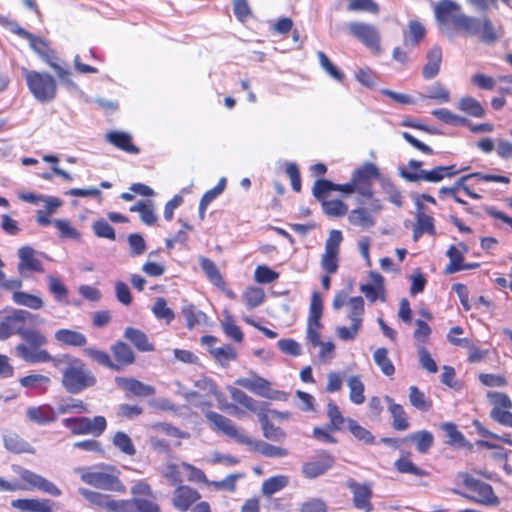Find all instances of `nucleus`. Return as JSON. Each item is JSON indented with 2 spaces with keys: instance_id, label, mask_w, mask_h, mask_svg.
<instances>
[{
  "instance_id": "nucleus-1",
  "label": "nucleus",
  "mask_w": 512,
  "mask_h": 512,
  "mask_svg": "<svg viewBox=\"0 0 512 512\" xmlns=\"http://www.w3.org/2000/svg\"><path fill=\"white\" fill-rule=\"evenodd\" d=\"M434 16L439 26L452 25L468 36H476L481 42L493 45L503 35L502 28H496L487 16L473 17L462 12L459 3L453 0H440L434 6Z\"/></svg>"
},
{
  "instance_id": "nucleus-2",
  "label": "nucleus",
  "mask_w": 512,
  "mask_h": 512,
  "mask_svg": "<svg viewBox=\"0 0 512 512\" xmlns=\"http://www.w3.org/2000/svg\"><path fill=\"white\" fill-rule=\"evenodd\" d=\"M205 416L215 430L221 431L226 436L234 439L240 444L253 446L255 451L266 457L282 458L288 455V451L285 448L274 446L261 440L253 441L250 437L238 430L232 420L221 414L213 411H207Z\"/></svg>"
},
{
  "instance_id": "nucleus-3",
  "label": "nucleus",
  "mask_w": 512,
  "mask_h": 512,
  "mask_svg": "<svg viewBox=\"0 0 512 512\" xmlns=\"http://www.w3.org/2000/svg\"><path fill=\"white\" fill-rule=\"evenodd\" d=\"M18 335L26 344L20 343L15 346L14 352L17 357L30 364L54 361L51 354L42 349L47 345L48 339L40 330L22 327Z\"/></svg>"
},
{
  "instance_id": "nucleus-4",
  "label": "nucleus",
  "mask_w": 512,
  "mask_h": 512,
  "mask_svg": "<svg viewBox=\"0 0 512 512\" xmlns=\"http://www.w3.org/2000/svg\"><path fill=\"white\" fill-rule=\"evenodd\" d=\"M457 479L466 491L453 490L455 494L487 507H496L500 504V500L490 484L475 478L467 472L458 473Z\"/></svg>"
},
{
  "instance_id": "nucleus-5",
  "label": "nucleus",
  "mask_w": 512,
  "mask_h": 512,
  "mask_svg": "<svg viewBox=\"0 0 512 512\" xmlns=\"http://www.w3.org/2000/svg\"><path fill=\"white\" fill-rule=\"evenodd\" d=\"M74 472L87 485L97 489L124 493L126 486L119 479V472L112 466H106L103 469L97 467H77Z\"/></svg>"
},
{
  "instance_id": "nucleus-6",
  "label": "nucleus",
  "mask_w": 512,
  "mask_h": 512,
  "mask_svg": "<svg viewBox=\"0 0 512 512\" xmlns=\"http://www.w3.org/2000/svg\"><path fill=\"white\" fill-rule=\"evenodd\" d=\"M96 382L93 372L78 358H71L63 370L62 385L71 394H78L86 388L93 387Z\"/></svg>"
},
{
  "instance_id": "nucleus-7",
  "label": "nucleus",
  "mask_w": 512,
  "mask_h": 512,
  "mask_svg": "<svg viewBox=\"0 0 512 512\" xmlns=\"http://www.w3.org/2000/svg\"><path fill=\"white\" fill-rule=\"evenodd\" d=\"M27 86L32 95L40 102H49L56 97L57 85L55 79L47 74L22 69Z\"/></svg>"
},
{
  "instance_id": "nucleus-8",
  "label": "nucleus",
  "mask_w": 512,
  "mask_h": 512,
  "mask_svg": "<svg viewBox=\"0 0 512 512\" xmlns=\"http://www.w3.org/2000/svg\"><path fill=\"white\" fill-rule=\"evenodd\" d=\"M62 423L74 435L91 434L100 436L107 426L106 419L103 416H95L92 419L87 417L66 418L63 419Z\"/></svg>"
},
{
  "instance_id": "nucleus-9",
  "label": "nucleus",
  "mask_w": 512,
  "mask_h": 512,
  "mask_svg": "<svg viewBox=\"0 0 512 512\" xmlns=\"http://www.w3.org/2000/svg\"><path fill=\"white\" fill-rule=\"evenodd\" d=\"M349 33L369 49L380 51V33L378 29L369 23L353 21L347 24Z\"/></svg>"
},
{
  "instance_id": "nucleus-10",
  "label": "nucleus",
  "mask_w": 512,
  "mask_h": 512,
  "mask_svg": "<svg viewBox=\"0 0 512 512\" xmlns=\"http://www.w3.org/2000/svg\"><path fill=\"white\" fill-rule=\"evenodd\" d=\"M30 43V47L32 50H34L37 54H39L42 59L55 71L58 78L62 83L67 85L71 88H76V84L71 79V72L70 70L60 66L58 63L54 61V56H50L48 53L44 51V48L46 47V44L44 41H42L40 38H37L32 34V38L27 39Z\"/></svg>"
},
{
  "instance_id": "nucleus-11",
  "label": "nucleus",
  "mask_w": 512,
  "mask_h": 512,
  "mask_svg": "<svg viewBox=\"0 0 512 512\" xmlns=\"http://www.w3.org/2000/svg\"><path fill=\"white\" fill-rule=\"evenodd\" d=\"M235 384L264 398L280 399L279 395L282 394L279 391H272L270 382L255 374L249 378H239L235 381Z\"/></svg>"
},
{
  "instance_id": "nucleus-12",
  "label": "nucleus",
  "mask_w": 512,
  "mask_h": 512,
  "mask_svg": "<svg viewBox=\"0 0 512 512\" xmlns=\"http://www.w3.org/2000/svg\"><path fill=\"white\" fill-rule=\"evenodd\" d=\"M347 487L353 494V504L355 508L365 512L372 511V489L369 485L357 483L355 480H349Z\"/></svg>"
},
{
  "instance_id": "nucleus-13",
  "label": "nucleus",
  "mask_w": 512,
  "mask_h": 512,
  "mask_svg": "<svg viewBox=\"0 0 512 512\" xmlns=\"http://www.w3.org/2000/svg\"><path fill=\"white\" fill-rule=\"evenodd\" d=\"M36 251L30 246H23L18 250L19 263L17 270L21 276L30 272H43L42 262L35 257Z\"/></svg>"
},
{
  "instance_id": "nucleus-14",
  "label": "nucleus",
  "mask_w": 512,
  "mask_h": 512,
  "mask_svg": "<svg viewBox=\"0 0 512 512\" xmlns=\"http://www.w3.org/2000/svg\"><path fill=\"white\" fill-rule=\"evenodd\" d=\"M20 478L29 484L32 488L41 490L47 494L52 496H60L61 490L52 482L47 480L46 478L38 475L30 470L21 468L19 471Z\"/></svg>"
},
{
  "instance_id": "nucleus-15",
  "label": "nucleus",
  "mask_w": 512,
  "mask_h": 512,
  "mask_svg": "<svg viewBox=\"0 0 512 512\" xmlns=\"http://www.w3.org/2000/svg\"><path fill=\"white\" fill-rule=\"evenodd\" d=\"M334 464V458L328 453H321L317 458L306 462L302 467L306 478H316L328 471Z\"/></svg>"
},
{
  "instance_id": "nucleus-16",
  "label": "nucleus",
  "mask_w": 512,
  "mask_h": 512,
  "mask_svg": "<svg viewBox=\"0 0 512 512\" xmlns=\"http://www.w3.org/2000/svg\"><path fill=\"white\" fill-rule=\"evenodd\" d=\"M200 497L197 490L188 486H180L175 490L172 501L176 509L185 512L194 502L199 500Z\"/></svg>"
},
{
  "instance_id": "nucleus-17",
  "label": "nucleus",
  "mask_w": 512,
  "mask_h": 512,
  "mask_svg": "<svg viewBox=\"0 0 512 512\" xmlns=\"http://www.w3.org/2000/svg\"><path fill=\"white\" fill-rule=\"evenodd\" d=\"M13 508L27 512H54L55 503L44 499H17L11 502Z\"/></svg>"
},
{
  "instance_id": "nucleus-18",
  "label": "nucleus",
  "mask_w": 512,
  "mask_h": 512,
  "mask_svg": "<svg viewBox=\"0 0 512 512\" xmlns=\"http://www.w3.org/2000/svg\"><path fill=\"white\" fill-rule=\"evenodd\" d=\"M115 382L118 386L138 397H149L155 394V388L153 386L133 378L116 377Z\"/></svg>"
},
{
  "instance_id": "nucleus-19",
  "label": "nucleus",
  "mask_w": 512,
  "mask_h": 512,
  "mask_svg": "<svg viewBox=\"0 0 512 512\" xmlns=\"http://www.w3.org/2000/svg\"><path fill=\"white\" fill-rule=\"evenodd\" d=\"M448 168L437 166L432 170H419L417 172H402V176L410 182L426 181L437 183L445 178V172Z\"/></svg>"
},
{
  "instance_id": "nucleus-20",
  "label": "nucleus",
  "mask_w": 512,
  "mask_h": 512,
  "mask_svg": "<svg viewBox=\"0 0 512 512\" xmlns=\"http://www.w3.org/2000/svg\"><path fill=\"white\" fill-rule=\"evenodd\" d=\"M228 390L233 401L242 405L247 410L256 413L258 417L261 413L266 411V405L264 403H259L242 390L235 387H228Z\"/></svg>"
},
{
  "instance_id": "nucleus-21",
  "label": "nucleus",
  "mask_w": 512,
  "mask_h": 512,
  "mask_svg": "<svg viewBox=\"0 0 512 512\" xmlns=\"http://www.w3.org/2000/svg\"><path fill=\"white\" fill-rule=\"evenodd\" d=\"M418 207L419 210L416 214V223L413 228L414 241H418L424 233L429 235L436 234L433 218L421 211L422 205L420 203H418Z\"/></svg>"
},
{
  "instance_id": "nucleus-22",
  "label": "nucleus",
  "mask_w": 512,
  "mask_h": 512,
  "mask_svg": "<svg viewBox=\"0 0 512 512\" xmlns=\"http://www.w3.org/2000/svg\"><path fill=\"white\" fill-rule=\"evenodd\" d=\"M26 415L30 421L39 425L52 423L57 419V412L49 405L29 407Z\"/></svg>"
},
{
  "instance_id": "nucleus-23",
  "label": "nucleus",
  "mask_w": 512,
  "mask_h": 512,
  "mask_svg": "<svg viewBox=\"0 0 512 512\" xmlns=\"http://www.w3.org/2000/svg\"><path fill=\"white\" fill-rule=\"evenodd\" d=\"M384 400L388 405V411L393 419V428L398 431L408 429L409 421L403 407L400 404L395 403L390 396H385Z\"/></svg>"
},
{
  "instance_id": "nucleus-24",
  "label": "nucleus",
  "mask_w": 512,
  "mask_h": 512,
  "mask_svg": "<svg viewBox=\"0 0 512 512\" xmlns=\"http://www.w3.org/2000/svg\"><path fill=\"white\" fill-rule=\"evenodd\" d=\"M124 337L141 352L154 351V345L149 342L147 335L139 329L127 327L124 331Z\"/></svg>"
},
{
  "instance_id": "nucleus-25",
  "label": "nucleus",
  "mask_w": 512,
  "mask_h": 512,
  "mask_svg": "<svg viewBox=\"0 0 512 512\" xmlns=\"http://www.w3.org/2000/svg\"><path fill=\"white\" fill-rule=\"evenodd\" d=\"M111 352L120 366H129L134 363L135 355L132 348L123 341H117L111 346Z\"/></svg>"
},
{
  "instance_id": "nucleus-26",
  "label": "nucleus",
  "mask_w": 512,
  "mask_h": 512,
  "mask_svg": "<svg viewBox=\"0 0 512 512\" xmlns=\"http://www.w3.org/2000/svg\"><path fill=\"white\" fill-rule=\"evenodd\" d=\"M55 339L67 346L83 347L87 343V338L84 334L70 329H59L54 334Z\"/></svg>"
},
{
  "instance_id": "nucleus-27",
  "label": "nucleus",
  "mask_w": 512,
  "mask_h": 512,
  "mask_svg": "<svg viewBox=\"0 0 512 512\" xmlns=\"http://www.w3.org/2000/svg\"><path fill=\"white\" fill-rule=\"evenodd\" d=\"M14 290L12 300L15 304L32 310H40L44 307V300L40 296L20 291V289Z\"/></svg>"
},
{
  "instance_id": "nucleus-28",
  "label": "nucleus",
  "mask_w": 512,
  "mask_h": 512,
  "mask_svg": "<svg viewBox=\"0 0 512 512\" xmlns=\"http://www.w3.org/2000/svg\"><path fill=\"white\" fill-rule=\"evenodd\" d=\"M404 441L414 443L416 449L420 453H426L434 443L433 434L427 430H420L411 434H408Z\"/></svg>"
},
{
  "instance_id": "nucleus-29",
  "label": "nucleus",
  "mask_w": 512,
  "mask_h": 512,
  "mask_svg": "<svg viewBox=\"0 0 512 512\" xmlns=\"http://www.w3.org/2000/svg\"><path fill=\"white\" fill-rule=\"evenodd\" d=\"M442 61V51L439 47H433L427 54V63L423 67V76L425 79H432L438 73Z\"/></svg>"
},
{
  "instance_id": "nucleus-30",
  "label": "nucleus",
  "mask_w": 512,
  "mask_h": 512,
  "mask_svg": "<svg viewBox=\"0 0 512 512\" xmlns=\"http://www.w3.org/2000/svg\"><path fill=\"white\" fill-rule=\"evenodd\" d=\"M48 283V290L53 295L56 302L60 304H68V288L66 285L56 276L49 274L46 277Z\"/></svg>"
},
{
  "instance_id": "nucleus-31",
  "label": "nucleus",
  "mask_w": 512,
  "mask_h": 512,
  "mask_svg": "<svg viewBox=\"0 0 512 512\" xmlns=\"http://www.w3.org/2000/svg\"><path fill=\"white\" fill-rule=\"evenodd\" d=\"M5 448L12 453H34L33 447L16 433L3 436Z\"/></svg>"
},
{
  "instance_id": "nucleus-32",
  "label": "nucleus",
  "mask_w": 512,
  "mask_h": 512,
  "mask_svg": "<svg viewBox=\"0 0 512 512\" xmlns=\"http://www.w3.org/2000/svg\"><path fill=\"white\" fill-rule=\"evenodd\" d=\"M108 142L131 154L139 153V149L132 144L131 136L125 132H110L106 135Z\"/></svg>"
},
{
  "instance_id": "nucleus-33",
  "label": "nucleus",
  "mask_w": 512,
  "mask_h": 512,
  "mask_svg": "<svg viewBox=\"0 0 512 512\" xmlns=\"http://www.w3.org/2000/svg\"><path fill=\"white\" fill-rule=\"evenodd\" d=\"M130 211L138 212L141 221L146 225H153L157 220L154 204L150 200L138 202L130 207Z\"/></svg>"
},
{
  "instance_id": "nucleus-34",
  "label": "nucleus",
  "mask_w": 512,
  "mask_h": 512,
  "mask_svg": "<svg viewBox=\"0 0 512 512\" xmlns=\"http://www.w3.org/2000/svg\"><path fill=\"white\" fill-rule=\"evenodd\" d=\"M265 438L272 441H282L286 437V433L277 426L269 422L267 412H263L258 417Z\"/></svg>"
},
{
  "instance_id": "nucleus-35",
  "label": "nucleus",
  "mask_w": 512,
  "mask_h": 512,
  "mask_svg": "<svg viewBox=\"0 0 512 512\" xmlns=\"http://www.w3.org/2000/svg\"><path fill=\"white\" fill-rule=\"evenodd\" d=\"M84 355L91 358L93 361L101 366L107 367L111 370L119 371L120 366L111 360L110 355L103 351L93 347H87L83 350Z\"/></svg>"
},
{
  "instance_id": "nucleus-36",
  "label": "nucleus",
  "mask_w": 512,
  "mask_h": 512,
  "mask_svg": "<svg viewBox=\"0 0 512 512\" xmlns=\"http://www.w3.org/2000/svg\"><path fill=\"white\" fill-rule=\"evenodd\" d=\"M458 109L475 118L485 116V110L480 102L470 96L463 97L458 101Z\"/></svg>"
},
{
  "instance_id": "nucleus-37",
  "label": "nucleus",
  "mask_w": 512,
  "mask_h": 512,
  "mask_svg": "<svg viewBox=\"0 0 512 512\" xmlns=\"http://www.w3.org/2000/svg\"><path fill=\"white\" fill-rule=\"evenodd\" d=\"M199 263H200L201 269L203 270V272L205 273L207 278L214 285H216L218 287H221L224 285L223 277H222L218 267L212 260H210L206 257H201L199 259Z\"/></svg>"
},
{
  "instance_id": "nucleus-38",
  "label": "nucleus",
  "mask_w": 512,
  "mask_h": 512,
  "mask_svg": "<svg viewBox=\"0 0 512 512\" xmlns=\"http://www.w3.org/2000/svg\"><path fill=\"white\" fill-rule=\"evenodd\" d=\"M379 170L373 163H366L354 171L352 179L355 183H371L372 179L378 178Z\"/></svg>"
},
{
  "instance_id": "nucleus-39",
  "label": "nucleus",
  "mask_w": 512,
  "mask_h": 512,
  "mask_svg": "<svg viewBox=\"0 0 512 512\" xmlns=\"http://www.w3.org/2000/svg\"><path fill=\"white\" fill-rule=\"evenodd\" d=\"M347 385L350 389V401L356 405L363 404L365 402L364 384L361 381L360 376L356 375L349 377Z\"/></svg>"
},
{
  "instance_id": "nucleus-40",
  "label": "nucleus",
  "mask_w": 512,
  "mask_h": 512,
  "mask_svg": "<svg viewBox=\"0 0 512 512\" xmlns=\"http://www.w3.org/2000/svg\"><path fill=\"white\" fill-rule=\"evenodd\" d=\"M394 467L397 469L398 472L403 474H412L417 477H424L427 476L428 473L417 467L409 458V454L399 458L395 461Z\"/></svg>"
},
{
  "instance_id": "nucleus-41",
  "label": "nucleus",
  "mask_w": 512,
  "mask_h": 512,
  "mask_svg": "<svg viewBox=\"0 0 512 512\" xmlns=\"http://www.w3.org/2000/svg\"><path fill=\"white\" fill-rule=\"evenodd\" d=\"M431 114L440 121L449 125L464 126L470 124V121L467 118L454 114L445 108L433 110Z\"/></svg>"
},
{
  "instance_id": "nucleus-42",
  "label": "nucleus",
  "mask_w": 512,
  "mask_h": 512,
  "mask_svg": "<svg viewBox=\"0 0 512 512\" xmlns=\"http://www.w3.org/2000/svg\"><path fill=\"white\" fill-rule=\"evenodd\" d=\"M348 220L351 224L361 226L363 228H369L375 224L371 214L364 208L352 210L348 216Z\"/></svg>"
},
{
  "instance_id": "nucleus-43",
  "label": "nucleus",
  "mask_w": 512,
  "mask_h": 512,
  "mask_svg": "<svg viewBox=\"0 0 512 512\" xmlns=\"http://www.w3.org/2000/svg\"><path fill=\"white\" fill-rule=\"evenodd\" d=\"M289 483V479L287 476L278 475L274 477H270L265 480L262 484V493L266 496H270L281 489L285 488Z\"/></svg>"
},
{
  "instance_id": "nucleus-44",
  "label": "nucleus",
  "mask_w": 512,
  "mask_h": 512,
  "mask_svg": "<svg viewBox=\"0 0 512 512\" xmlns=\"http://www.w3.org/2000/svg\"><path fill=\"white\" fill-rule=\"evenodd\" d=\"M182 313L186 319L187 327L193 329L196 325H199L206 320V315L202 311L198 310L194 305L189 304L183 307Z\"/></svg>"
},
{
  "instance_id": "nucleus-45",
  "label": "nucleus",
  "mask_w": 512,
  "mask_h": 512,
  "mask_svg": "<svg viewBox=\"0 0 512 512\" xmlns=\"http://www.w3.org/2000/svg\"><path fill=\"white\" fill-rule=\"evenodd\" d=\"M373 359L385 375L391 376L394 374L395 367L388 358V350L386 348H378L374 352Z\"/></svg>"
},
{
  "instance_id": "nucleus-46",
  "label": "nucleus",
  "mask_w": 512,
  "mask_h": 512,
  "mask_svg": "<svg viewBox=\"0 0 512 512\" xmlns=\"http://www.w3.org/2000/svg\"><path fill=\"white\" fill-rule=\"evenodd\" d=\"M348 318L352 323L362 325V315L364 313V300L362 297H352L348 301Z\"/></svg>"
},
{
  "instance_id": "nucleus-47",
  "label": "nucleus",
  "mask_w": 512,
  "mask_h": 512,
  "mask_svg": "<svg viewBox=\"0 0 512 512\" xmlns=\"http://www.w3.org/2000/svg\"><path fill=\"white\" fill-rule=\"evenodd\" d=\"M446 255L450 260V263L447 265L445 269V272L447 274H452L457 271L464 270V267L462 265L463 257L461 250L452 245L447 250Z\"/></svg>"
},
{
  "instance_id": "nucleus-48",
  "label": "nucleus",
  "mask_w": 512,
  "mask_h": 512,
  "mask_svg": "<svg viewBox=\"0 0 512 512\" xmlns=\"http://www.w3.org/2000/svg\"><path fill=\"white\" fill-rule=\"evenodd\" d=\"M113 444L123 453L133 456L136 453L131 438L124 432L118 431L113 437Z\"/></svg>"
},
{
  "instance_id": "nucleus-49",
  "label": "nucleus",
  "mask_w": 512,
  "mask_h": 512,
  "mask_svg": "<svg viewBox=\"0 0 512 512\" xmlns=\"http://www.w3.org/2000/svg\"><path fill=\"white\" fill-rule=\"evenodd\" d=\"M348 428L355 438L362 441L365 444H372L374 442V436L366 428L360 426L355 420L347 419Z\"/></svg>"
},
{
  "instance_id": "nucleus-50",
  "label": "nucleus",
  "mask_w": 512,
  "mask_h": 512,
  "mask_svg": "<svg viewBox=\"0 0 512 512\" xmlns=\"http://www.w3.org/2000/svg\"><path fill=\"white\" fill-rule=\"evenodd\" d=\"M317 57L319 59L320 66L327 74L339 82L344 80V74L329 60L324 52L318 51Z\"/></svg>"
},
{
  "instance_id": "nucleus-51",
  "label": "nucleus",
  "mask_w": 512,
  "mask_h": 512,
  "mask_svg": "<svg viewBox=\"0 0 512 512\" xmlns=\"http://www.w3.org/2000/svg\"><path fill=\"white\" fill-rule=\"evenodd\" d=\"M210 353L215 358V360L222 365L228 363L231 360H235L237 356L235 349L230 345L211 348Z\"/></svg>"
},
{
  "instance_id": "nucleus-52",
  "label": "nucleus",
  "mask_w": 512,
  "mask_h": 512,
  "mask_svg": "<svg viewBox=\"0 0 512 512\" xmlns=\"http://www.w3.org/2000/svg\"><path fill=\"white\" fill-rule=\"evenodd\" d=\"M322 208L325 214L330 217H341L348 211V207L341 200H323Z\"/></svg>"
},
{
  "instance_id": "nucleus-53",
  "label": "nucleus",
  "mask_w": 512,
  "mask_h": 512,
  "mask_svg": "<svg viewBox=\"0 0 512 512\" xmlns=\"http://www.w3.org/2000/svg\"><path fill=\"white\" fill-rule=\"evenodd\" d=\"M409 400L412 406L415 408L428 411L431 408V403L428 401L423 392H421L416 386L409 388Z\"/></svg>"
},
{
  "instance_id": "nucleus-54",
  "label": "nucleus",
  "mask_w": 512,
  "mask_h": 512,
  "mask_svg": "<svg viewBox=\"0 0 512 512\" xmlns=\"http://www.w3.org/2000/svg\"><path fill=\"white\" fill-rule=\"evenodd\" d=\"M152 312L158 319H164L167 323H170L174 319V312L167 306V302L164 298L159 297L156 299Z\"/></svg>"
},
{
  "instance_id": "nucleus-55",
  "label": "nucleus",
  "mask_w": 512,
  "mask_h": 512,
  "mask_svg": "<svg viewBox=\"0 0 512 512\" xmlns=\"http://www.w3.org/2000/svg\"><path fill=\"white\" fill-rule=\"evenodd\" d=\"M243 298L249 308H255L264 301L265 293L260 287H250L244 292Z\"/></svg>"
},
{
  "instance_id": "nucleus-56",
  "label": "nucleus",
  "mask_w": 512,
  "mask_h": 512,
  "mask_svg": "<svg viewBox=\"0 0 512 512\" xmlns=\"http://www.w3.org/2000/svg\"><path fill=\"white\" fill-rule=\"evenodd\" d=\"M21 386L25 388H46L50 384V378L42 374H31L22 377L19 380Z\"/></svg>"
},
{
  "instance_id": "nucleus-57",
  "label": "nucleus",
  "mask_w": 512,
  "mask_h": 512,
  "mask_svg": "<svg viewBox=\"0 0 512 512\" xmlns=\"http://www.w3.org/2000/svg\"><path fill=\"white\" fill-rule=\"evenodd\" d=\"M323 313V301L319 292H313L310 302L309 308V317L308 320H311L313 323H318L321 321Z\"/></svg>"
},
{
  "instance_id": "nucleus-58",
  "label": "nucleus",
  "mask_w": 512,
  "mask_h": 512,
  "mask_svg": "<svg viewBox=\"0 0 512 512\" xmlns=\"http://www.w3.org/2000/svg\"><path fill=\"white\" fill-rule=\"evenodd\" d=\"M127 502L131 504L132 512H160L158 504L151 500L133 498Z\"/></svg>"
},
{
  "instance_id": "nucleus-59",
  "label": "nucleus",
  "mask_w": 512,
  "mask_h": 512,
  "mask_svg": "<svg viewBox=\"0 0 512 512\" xmlns=\"http://www.w3.org/2000/svg\"><path fill=\"white\" fill-rule=\"evenodd\" d=\"M59 414L66 413H83L86 412L87 409L80 399H68L66 401H62L57 408Z\"/></svg>"
},
{
  "instance_id": "nucleus-60",
  "label": "nucleus",
  "mask_w": 512,
  "mask_h": 512,
  "mask_svg": "<svg viewBox=\"0 0 512 512\" xmlns=\"http://www.w3.org/2000/svg\"><path fill=\"white\" fill-rule=\"evenodd\" d=\"M78 493L85 498L92 505L97 506L102 509L105 501L108 499L109 495L102 494L96 491L89 490L87 488L80 487L78 488Z\"/></svg>"
},
{
  "instance_id": "nucleus-61",
  "label": "nucleus",
  "mask_w": 512,
  "mask_h": 512,
  "mask_svg": "<svg viewBox=\"0 0 512 512\" xmlns=\"http://www.w3.org/2000/svg\"><path fill=\"white\" fill-rule=\"evenodd\" d=\"M327 416L330 420V425H331L332 429H334V430L342 429L343 424L346 420L343 417L342 413L340 412L338 406L335 403H333V402L328 403Z\"/></svg>"
},
{
  "instance_id": "nucleus-62",
  "label": "nucleus",
  "mask_w": 512,
  "mask_h": 512,
  "mask_svg": "<svg viewBox=\"0 0 512 512\" xmlns=\"http://www.w3.org/2000/svg\"><path fill=\"white\" fill-rule=\"evenodd\" d=\"M255 281L258 283L268 284L278 279L279 274L268 266H258L254 273Z\"/></svg>"
},
{
  "instance_id": "nucleus-63",
  "label": "nucleus",
  "mask_w": 512,
  "mask_h": 512,
  "mask_svg": "<svg viewBox=\"0 0 512 512\" xmlns=\"http://www.w3.org/2000/svg\"><path fill=\"white\" fill-rule=\"evenodd\" d=\"M335 184L326 179H319L315 181L313 186V195L319 200L323 201L327 194L334 191Z\"/></svg>"
},
{
  "instance_id": "nucleus-64",
  "label": "nucleus",
  "mask_w": 512,
  "mask_h": 512,
  "mask_svg": "<svg viewBox=\"0 0 512 512\" xmlns=\"http://www.w3.org/2000/svg\"><path fill=\"white\" fill-rule=\"evenodd\" d=\"M102 509L108 512H132L131 504L127 500H115L110 495Z\"/></svg>"
}]
</instances>
